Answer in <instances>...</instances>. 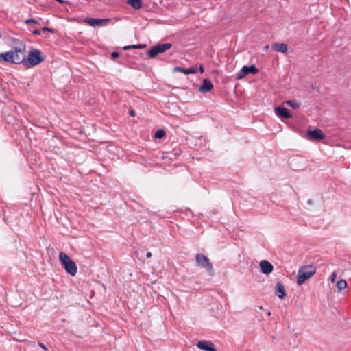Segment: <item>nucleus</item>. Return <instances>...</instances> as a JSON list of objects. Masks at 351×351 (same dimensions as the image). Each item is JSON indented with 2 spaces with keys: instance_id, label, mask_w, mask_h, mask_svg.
<instances>
[{
  "instance_id": "obj_31",
  "label": "nucleus",
  "mask_w": 351,
  "mask_h": 351,
  "mask_svg": "<svg viewBox=\"0 0 351 351\" xmlns=\"http://www.w3.org/2000/svg\"><path fill=\"white\" fill-rule=\"evenodd\" d=\"M311 202H312V201H311V200H308V204H311Z\"/></svg>"
},
{
  "instance_id": "obj_9",
  "label": "nucleus",
  "mask_w": 351,
  "mask_h": 351,
  "mask_svg": "<svg viewBox=\"0 0 351 351\" xmlns=\"http://www.w3.org/2000/svg\"><path fill=\"white\" fill-rule=\"evenodd\" d=\"M307 138L311 141H319L324 138L325 135L320 129L309 130L307 132Z\"/></svg>"
},
{
  "instance_id": "obj_22",
  "label": "nucleus",
  "mask_w": 351,
  "mask_h": 351,
  "mask_svg": "<svg viewBox=\"0 0 351 351\" xmlns=\"http://www.w3.org/2000/svg\"><path fill=\"white\" fill-rule=\"evenodd\" d=\"M25 24H38V21L34 19H28L25 21Z\"/></svg>"
},
{
  "instance_id": "obj_11",
  "label": "nucleus",
  "mask_w": 351,
  "mask_h": 351,
  "mask_svg": "<svg viewBox=\"0 0 351 351\" xmlns=\"http://www.w3.org/2000/svg\"><path fill=\"white\" fill-rule=\"evenodd\" d=\"M259 265L261 271L265 274L271 273L274 269L272 264L266 260L261 261Z\"/></svg>"
},
{
  "instance_id": "obj_27",
  "label": "nucleus",
  "mask_w": 351,
  "mask_h": 351,
  "mask_svg": "<svg viewBox=\"0 0 351 351\" xmlns=\"http://www.w3.org/2000/svg\"><path fill=\"white\" fill-rule=\"evenodd\" d=\"M330 278H331V281L334 282L335 278H336V274L335 273H332L331 276H330Z\"/></svg>"
},
{
  "instance_id": "obj_6",
  "label": "nucleus",
  "mask_w": 351,
  "mask_h": 351,
  "mask_svg": "<svg viewBox=\"0 0 351 351\" xmlns=\"http://www.w3.org/2000/svg\"><path fill=\"white\" fill-rule=\"evenodd\" d=\"M195 261L198 266L206 269L210 274H213V267L207 256L203 254H197L195 256Z\"/></svg>"
},
{
  "instance_id": "obj_15",
  "label": "nucleus",
  "mask_w": 351,
  "mask_h": 351,
  "mask_svg": "<svg viewBox=\"0 0 351 351\" xmlns=\"http://www.w3.org/2000/svg\"><path fill=\"white\" fill-rule=\"evenodd\" d=\"M272 47L276 51L281 52L283 53H287L288 47L287 45L285 43H276L272 45Z\"/></svg>"
},
{
  "instance_id": "obj_20",
  "label": "nucleus",
  "mask_w": 351,
  "mask_h": 351,
  "mask_svg": "<svg viewBox=\"0 0 351 351\" xmlns=\"http://www.w3.org/2000/svg\"><path fill=\"white\" fill-rule=\"evenodd\" d=\"M145 45H127L123 47L124 50H128L130 49H143L145 47Z\"/></svg>"
},
{
  "instance_id": "obj_32",
  "label": "nucleus",
  "mask_w": 351,
  "mask_h": 351,
  "mask_svg": "<svg viewBox=\"0 0 351 351\" xmlns=\"http://www.w3.org/2000/svg\"><path fill=\"white\" fill-rule=\"evenodd\" d=\"M267 315H271V312H270V311H269V312L267 313Z\"/></svg>"
},
{
  "instance_id": "obj_12",
  "label": "nucleus",
  "mask_w": 351,
  "mask_h": 351,
  "mask_svg": "<svg viewBox=\"0 0 351 351\" xmlns=\"http://www.w3.org/2000/svg\"><path fill=\"white\" fill-rule=\"evenodd\" d=\"M274 111L276 114L281 118L289 119L292 117L289 110L284 107H276Z\"/></svg>"
},
{
  "instance_id": "obj_3",
  "label": "nucleus",
  "mask_w": 351,
  "mask_h": 351,
  "mask_svg": "<svg viewBox=\"0 0 351 351\" xmlns=\"http://www.w3.org/2000/svg\"><path fill=\"white\" fill-rule=\"evenodd\" d=\"M59 259L66 271L72 276H74L77 271L75 263L66 253L60 252Z\"/></svg>"
},
{
  "instance_id": "obj_10",
  "label": "nucleus",
  "mask_w": 351,
  "mask_h": 351,
  "mask_svg": "<svg viewBox=\"0 0 351 351\" xmlns=\"http://www.w3.org/2000/svg\"><path fill=\"white\" fill-rule=\"evenodd\" d=\"M197 346L198 348L205 351H217L213 343L206 340L199 341Z\"/></svg>"
},
{
  "instance_id": "obj_25",
  "label": "nucleus",
  "mask_w": 351,
  "mask_h": 351,
  "mask_svg": "<svg viewBox=\"0 0 351 351\" xmlns=\"http://www.w3.org/2000/svg\"><path fill=\"white\" fill-rule=\"evenodd\" d=\"M41 31L42 30H39V29H34L33 32H32V34L34 35H36V36H39L41 34Z\"/></svg>"
},
{
  "instance_id": "obj_18",
  "label": "nucleus",
  "mask_w": 351,
  "mask_h": 351,
  "mask_svg": "<svg viewBox=\"0 0 351 351\" xmlns=\"http://www.w3.org/2000/svg\"><path fill=\"white\" fill-rule=\"evenodd\" d=\"M289 106L297 109L301 106V103L296 100H288L285 102Z\"/></svg>"
},
{
  "instance_id": "obj_13",
  "label": "nucleus",
  "mask_w": 351,
  "mask_h": 351,
  "mask_svg": "<svg viewBox=\"0 0 351 351\" xmlns=\"http://www.w3.org/2000/svg\"><path fill=\"white\" fill-rule=\"evenodd\" d=\"M213 88V84L210 80L204 79L202 84L199 87V90L201 93H208Z\"/></svg>"
},
{
  "instance_id": "obj_28",
  "label": "nucleus",
  "mask_w": 351,
  "mask_h": 351,
  "mask_svg": "<svg viewBox=\"0 0 351 351\" xmlns=\"http://www.w3.org/2000/svg\"><path fill=\"white\" fill-rule=\"evenodd\" d=\"M201 73H203L204 72V66L201 65L199 69Z\"/></svg>"
},
{
  "instance_id": "obj_24",
  "label": "nucleus",
  "mask_w": 351,
  "mask_h": 351,
  "mask_svg": "<svg viewBox=\"0 0 351 351\" xmlns=\"http://www.w3.org/2000/svg\"><path fill=\"white\" fill-rule=\"evenodd\" d=\"M111 56L113 59H115V58H117L119 57V53L117 51H113L112 53H111Z\"/></svg>"
},
{
  "instance_id": "obj_19",
  "label": "nucleus",
  "mask_w": 351,
  "mask_h": 351,
  "mask_svg": "<svg viewBox=\"0 0 351 351\" xmlns=\"http://www.w3.org/2000/svg\"><path fill=\"white\" fill-rule=\"evenodd\" d=\"M337 287L339 291H342L347 287V282L345 280H340L337 282Z\"/></svg>"
},
{
  "instance_id": "obj_23",
  "label": "nucleus",
  "mask_w": 351,
  "mask_h": 351,
  "mask_svg": "<svg viewBox=\"0 0 351 351\" xmlns=\"http://www.w3.org/2000/svg\"><path fill=\"white\" fill-rule=\"evenodd\" d=\"M42 31L43 32H51V33H54L55 32V29H54L49 28V27H43L42 28Z\"/></svg>"
},
{
  "instance_id": "obj_30",
  "label": "nucleus",
  "mask_w": 351,
  "mask_h": 351,
  "mask_svg": "<svg viewBox=\"0 0 351 351\" xmlns=\"http://www.w3.org/2000/svg\"><path fill=\"white\" fill-rule=\"evenodd\" d=\"M152 252H148L146 254V256H147V258H151V257H152Z\"/></svg>"
},
{
  "instance_id": "obj_29",
  "label": "nucleus",
  "mask_w": 351,
  "mask_h": 351,
  "mask_svg": "<svg viewBox=\"0 0 351 351\" xmlns=\"http://www.w3.org/2000/svg\"><path fill=\"white\" fill-rule=\"evenodd\" d=\"M130 116H132V117L135 116V112H134V110H131L130 111Z\"/></svg>"
},
{
  "instance_id": "obj_2",
  "label": "nucleus",
  "mask_w": 351,
  "mask_h": 351,
  "mask_svg": "<svg viewBox=\"0 0 351 351\" xmlns=\"http://www.w3.org/2000/svg\"><path fill=\"white\" fill-rule=\"evenodd\" d=\"M22 49H25V47ZM43 60L44 58L42 56L41 51L39 49H31L27 58L25 56V49H24V60L21 61V64H23L27 68H31L39 64Z\"/></svg>"
},
{
  "instance_id": "obj_26",
  "label": "nucleus",
  "mask_w": 351,
  "mask_h": 351,
  "mask_svg": "<svg viewBox=\"0 0 351 351\" xmlns=\"http://www.w3.org/2000/svg\"><path fill=\"white\" fill-rule=\"evenodd\" d=\"M38 345L40 348H42L43 350H45V351H49L48 350V348L41 342H38Z\"/></svg>"
},
{
  "instance_id": "obj_14",
  "label": "nucleus",
  "mask_w": 351,
  "mask_h": 351,
  "mask_svg": "<svg viewBox=\"0 0 351 351\" xmlns=\"http://www.w3.org/2000/svg\"><path fill=\"white\" fill-rule=\"evenodd\" d=\"M275 292L276 295H278L280 298H283L287 295L285 288L284 285L280 282L276 283Z\"/></svg>"
},
{
  "instance_id": "obj_8",
  "label": "nucleus",
  "mask_w": 351,
  "mask_h": 351,
  "mask_svg": "<svg viewBox=\"0 0 351 351\" xmlns=\"http://www.w3.org/2000/svg\"><path fill=\"white\" fill-rule=\"evenodd\" d=\"M110 21V19L86 18L84 19V23L92 27L106 26Z\"/></svg>"
},
{
  "instance_id": "obj_7",
  "label": "nucleus",
  "mask_w": 351,
  "mask_h": 351,
  "mask_svg": "<svg viewBox=\"0 0 351 351\" xmlns=\"http://www.w3.org/2000/svg\"><path fill=\"white\" fill-rule=\"evenodd\" d=\"M258 72V69L254 65H252L250 66H244L241 71L237 73L236 78L237 80H241L250 73L256 74Z\"/></svg>"
},
{
  "instance_id": "obj_4",
  "label": "nucleus",
  "mask_w": 351,
  "mask_h": 351,
  "mask_svg": "<svg viewBox=\"0 0 351 351\" xmlns=\"http://www.w3.org/2000/svg\"><path fill=\"white\" fill-rule=\"evenodd\" d=\"M316 272V267L313 265H306L301 267L298 273L297 276V283L298 285H301L306 280L313 276Z\"/></svg>"
},
{
  "instance_id": "obj_5",
  "label": "nucleus",
  "mask_w": 351,
  "mask_h": 351,
  "mask_svg": "<svg viewBox=\"0 0 351 351\" xmlns=\"http://www.w3.org/2000/svg\"><path fill=\"white\" fill-rule=\"evenodd\" d=\"M172 45L171 43H162L152 47L148 51L147 55L150 58H155L158 54L162 53L170 49Z\"/></svg>"
},
{
  "instance_id": "obj_17",
  "label": "nucleus",
  "mask_w": 351,
  "mask_h": 351,
  "mask_svg": "<svg viewBox=\"0 0 351 351\" xmlns=\"http://www.w3.org/2000/svg\"><path fill=\"white\" fill-rule=\"evenodd\" d=\"M127 3L135 10H138L143 6L141 0H127Z\"/></svg>"
},
{
  "instance_id": "obj_16",
  "label": "nucleus",
  "mask_w": 351,
  "mask_h": 351,
  "mask_svg": "<svg viewBox=\"0 0 351 351\" xmlns=\"http://www.w3.org/2000/svg\"><path fill=\"white\" fill-rule=\"evenodd\" d=\"M175 71L188 75L196 73L198 71V69L197 66L190 67L189 69H184L182 67H176Z\"/></svg>"
},
{
  "instance_id": "obj_21",
  "label": "nucleus",
  "mask_w": 351,
  "mask_h": 351,
  "mask_svg": "<svg viewBox=\"0 0 351 351\" xmlns=\"http://www.w3.org/2000/svg\"><path fill=\"white\" fill-rule=\"evenodd\" d=\"M165 134L166 132H165V130L161 129L156 132L154 136L156 138H162L165 136Z\"/></svg>"
},
{
  "instance_id": "obj_1",
  "label": "nucleus",
  "mask_w": 351,
  "mask_h": 351,
  "mask_svg": "<svg viewBox=\"0 0 351 351\" xmlns=\"http://www.w3.org/2000/svg\"><path fill=\"white\" fill-rule=\"evenodd\" d=\"M24 60V49L14 47L12 50L0 53V62L21 64Z\"/></svg>"
},
{
  "instance_id": "obj_33",
  "label": "nucleus",
  "mask_w": 351,
  "mask_h": 351,
  "mask_svg": "<svg viewBox=\"0 0 351 351\" xmlns=\"http://www.w3.org/2000/svg\"><path fill=\"white\" fill-rule=\"evenodd\" d=\"M268 48H269V45H266L265 49H268Z\"/></svg>"
}]
</instances>
